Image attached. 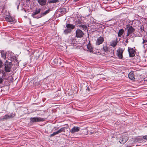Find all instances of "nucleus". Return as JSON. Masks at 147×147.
Here are the masks:
<instances>
[{
    "label": "nucleus",
    "mask_w": 147,
    "mask_h": 147,
    "mask_svg": "<svg viewBox=\"0 0 147 147\" xmlns=\"http://www.w3.org/2000/svg\"><path fill=\"white\" fill-rule=\"evenodd\" d=\"M126 28L127 30V35L126 36L127 38L128 36L130 34H134L135 31V29L133 27L131 26L129 24H127L126 26Z\"/></svg>",
    "instance_id": "obj_1"
},
{
    "label": "nucleus",
    "mask_w": 147,
    "mask_h": 147,
    "mask_svg": "<svg viewBox=\"0 0 147 147\" xmlns=\"http://www.w3.org/2000/svg\"><path fill=\"white\" fill-rule=\"evenodd\" d=\"M41 10V9L40 8L35 9L34 11L33 12L32 14V16L36 18H41V14H39L40 13Z\"/></svg>",
    "instance_id": "obj_2"
},
{
    "label": "nucleus",
    "mask_w": 147,
    "mask_h": 147,
    "mask_svg": "<svg viewBox=\"0 0 147 147\" xmlns=\"http://www.w3.org/2000/svg\"><path fill=\"white\" fill-rule=\"evenodd\" d=\"M12 65L11 62H9L6 60L5 63V70L7 72H9L10 71V69Z\"/></svg>",
    "instance_id": "obj_3"
},
{
    "label": "nucleus",
    "mask_w": 147,
    "mask_h": 147,
    "mask_svg": "<svg viewBox=\"0 0 147 147\" xmlns=\"http://www.w3.org/2000/svg\"><path fill=\"white\" fill-rule=\"evenodd\" d=\"M128 139V138L126 134L123 135L120 137L119 142L121 144H123L127 142Z\"/></svg>",
    "instance_id": "obj_4"
},
{
    "label": "nucleus",
    "mask_w": 147,
    "mask_h": 147,
    "mask_svg": "<svg viewBox=\"0 0 147 147\" xmlns=\"http://www.w3.org/2000/svg\"><path fill=\"white\" fill-rule=\"evenodd\" d=\"M30 120L32 122H36L43 121L44 120L43 118L39 117H31L30 119Z\"/></svg>",
    "instance_id": "obj_5"
},
{
    "label": "nucleus",
    "mask_w": 147,
    "mask_h": 147,
    "mask_svg": "<svg viewBox=\"0 0 147 147\" xmlns=\"http://www.w3.org/2000/svg\"><path fill=\"white\" fill-rule=\"evenodd\" d=\"M83 32L80 29H77L76 31V37L77 38H82L84 35Z\"/></svg>",
    "instance_id": "obj_6"
},
{
    "label": "nucleus",
    "mask_w": 147,
    "mask_h": 147,
    "mask_svg": "<svg viewBox=\"0 0 147 147\" xmlns=\"http://www.w3.org/2000/svg\"><path fill=\"white\" fill-rule=\"evenodd\" d=\"M128 51L130 57H133L135 56V51L133 48H128Z\"/></svg>",
    "instance_id": "obj_7"
},
{
    "label": "nucleus",
    "mask_w": 147,
    "mask_h": 147,
    "mask_svg": "<svg viewBox=\"0 0 147 147\" xmlns=\"http://www.w3.org/2000/svg\"><path fill=\"white\" fill-rule=\"evenodd\" d=\"M123 50L122 49L119 48L117 50V55L119 58L121 59L123 58Z\"/></svg>",
    "instance_id": "obj_8"
},
{
    "label": "nucleus",
    "mask_w": 147,
    "mask_h": 147,
    "mask_svg": "<svg viewBox=\"0 0 147 147\" xmlns=\"http://www.w3.org/2000/svg\"><path fill=\"white\" fill-rule=\"evenodd\" d=\"M80 128L78 127L74 126L70 131V132L72 133H74L78 132L80 129Z\"/></svg>",
    "instance_id": "obj_9"
},
{
    "label": "nucleus",
    "mask_w": 147,
    "mask_h": 147,
    "mask_svg": "<svg viewBox=\"0 0 147 147\" xmlns=\"http://www.w3.org/2000/svg\"><path fill=\"white\" fill-rule=\"evenodd\" d=\"M104 41V39L102 37L100 36L97 40L96 44L97 45H99L101 44Z\"/></svg>",
    "instance_id": "obj_10"
},
{
    "label": "nucleus",
    "mask_w": 147,
    "mask_h": 147,
    "mask_svg": "<svg viewBox=\"0 0 147 147\" xmlns=\"http://www.w3.org/2000/svg\"><path fill=\"white\" fill-rule=\"evenodd\" d=\"M12 117V116L11 115H5L3 117H0V121L7 119Z\"/></svg>",
    "instance_id": "obj_11"
},
{
    "label": "nucleus",
    "mask_w": 147,
    "mask_h": 147,
    "mask_svg": "<svg viewBox=\"0 0 147 147\" xmlns=\"http://www.w3.org/2000/svg\"><path fill=\"white\" fill-rule=\"evenodd\" d=\"M58 12L60 14L63 15L66 13V9L65 8H62L59 10Z\"/></svg>",
    "instance_id": "obj_12"
},
{
    "label": "nucleus",
    "mask_w": 147,
    "mask_h": 147,
    "mask_svg": "<svg viewBox=\"0 0 147 147\" xmlns=\"http://www.w3.org/2000/svg\"><path fill=\"white\" fill-rule=\"evenodd\" d=\"M5 20L8 22H14V19L12 17L8 16L7 17H6L5 18Z\"/></svg>",
    "instance_id": "obj_13"
},
{
    "label": "nucleus",
    "mask_w": 147,
    "mask_h": 147,
    "mask_svg": "<svg viewBox=\"0 0 147 147\" xmlns=\"http://www.w3.org/2000/svg\"><path fill=\"white\" fill-rule=\"evenodd\" d=\"M128 76L129 78L131 80H134L135 79L133 71L130 72L128 74Z\"/></svg>",
    "instance_id": "obj_14"
},
{
    "label": "nucleus",
    "mask_w": 147,
    "mask_h": 147,
    "mask_svg": "<svg viewBox=\"0 0 147 147\" xmlns=\"http://www.w3.org/2000/svg\"><path fill=\"white\" fill-rule=\"evenodd\" d=\"M38 2L40 5L42 6L46 4L47 0H38Z\"/></svg>",
    "instance_id": "obj_15"
},
{
    "label": "nucleus",
    "mask_w": 147,
    "mask_h": 147,
    "mask_svg": "<svg viewBox=\"0 0 147 147\" xmlns=\"http://www.w3.org/2000/svg\"><path fill=\"white\" fill-rule=\"evenodd\" d=\"M51 11V9H49L48 10L45 11L44 12L42 13H41V17L46 15L48 13Z\"/></svg>",
    "instance_id": "obj_16"
},
{
    "label": "nucleus",
    "mask_w": 147,
    "mask_h": 147,
    "mask_svg": "<svg viewBox=\"0 0 147 147\" xmlns=\"http://www.w3.org/2000/svg\"><path fill=\"white\" fill-rule=\"evenodd\" d=\"M66 27L67 28L71 29H73L75 27V26L73 24H68L66 25Z\"/></svg>",
    "instance_id": "obj_17"
},
{
    "label": "nucleus",
    "mask_w": 147,
    "mask_h": 147,
    "mask_svg": "<svg viewBox=\"0 0 147 147\" xmlns=\"http://www.w3.org/2000/svg\"><path fill=\"white\" fill-rule=\"evenodd\" d=\"M67 127H63L60 128L59 130H58V131L59 133H61L62 132H65L66 129H67Z\"/></svg>",
    "instance_id": "obj_18"
},
{
    "label": "nucleus",
    "mask_w": 147,
    "mask_h": 147,
    "mask_svg": "<svg viewBox=\"0 0 147 147\" xmlns=\"http://www.w3.org/2000/svg\"><path fill=\"white\" fill-rule=\"evenodd\" d=\"M1 57L3 59H6V53L4 51H2L1 53Z\"/></svg>",
    "instance_id": "obj_19"
},
{
    "label": "nucleus",
    "mask_w": 147,
    "mask_h": 147,
    "mask_svg": "<svg viewBox=\"0 0 147 147\" xmlns=\"http://www.w3.org/2000/svg\"><path fill=\"white\" fill-rule=\"evenodd\" d=\"M87 48L88 51L90 52H92L93 49L91 45L88 44L87 45Z\"/></svg>",
    "instance_id": "obj_20"
},
{
    "label": "nucleus",
    "mask_w": 147,
    "mask_h": 147,
    "mask_svg": "<svg viewBox=\"0 0 147 147\" xmlns=\"http://www.w3.org/2000/svg\"><path fill=\"white\" fill-rule=\"evenodd\" d=\"M124 30L123 29H121L119 30L118 33V36L119 37H120L123 34Z\"/></svg>",
    "instance_id": "obj_21"
},
{
    "label": "nucleus",
    "mask_w": 147,
    "mask_h": 147,
    "mask_svg": "<svg viewBox=\"0 0 147 147\" xmlns=\"http://www.w3.org/2000/svg\"><path fill=\"white\" fill-rule=\"evenodd\" d=\"M71 32V30L68 28H67L64 31V33L65 34H67L69 33H70Z\"/></svg>",
    "instance_id": "obj_22"
},
{
    "label": "nucleus",
    "mask_w": 147,
    "mask_h": 147,
    "mask_svg": "<svg viewBox=\"0 0 147 147\" xmlns=\"http://www.w3.org/2000/svg\"><path fill=\"white\" fill-rule=\"evenodd\" d=\"M80 28L83 29L84 30H86L87 29V26L85 25L81 24L80 26Z\"/></svg>",
    "instance_id": "obj_23"
},
{
    "label": "nucleus",
    "mask_w": 147,
    "mask_h": 147,
    "mask_svg": "<svg viewBox=\"0 0 147 147\" xmlns=\"http://www.w3.org/2000/svg\"><path fill=\"white\" fill-rule=\"evenodd\" d=\"M59 1V0H51L49 1L48 2V3H55L57 2H58Z\"/></svg>",
    "instance_id": "obj_24"
},
{
    "label": "nucleus",
    "mask_w": 147,
    "mask_h": 147,
    "mask_svg": "<svg viewBox=\"0 0 147 147\" xmlns=\"http://www.w3.org/2000/svg\"><path fill=\"white\" fill-rule=\"evenodd\" d=\"M102 49L105 52H107L108 51V47L106 46H104Z\"/></svg>",
    "instance_id": "obj_25"
},
{
    "label": "nucleus",
    "mask_w": 147,
    "mask_h": 147,
    "mask_svg": "<svg viewBox=\"0 0 147 147\" xmlns=\"http://www.w3.org/2000/svg\"><path fill=\"white\" fill-rule=\"evenodd\" d=\"M59 134L58 132V131H57L53 132L52 134H51V135L50 136L51 137H53L55 135H56L58 134Z\"/></svg>",
    "instance_id": "obj_26"
},
{
    "label": "nucleus",
    "mask_w": 147,
    "mask_h": 147,
    "mask_svg": "<svg viewBox=\"0 0 147 147\" xmlns=\"http://www.w3.org/2000/svg\"><path fill=\"white\" fill-rule=\"evenodd\" d=\"M20 4V2L19 0H18L17 2L16 3V5L17 6V8L18 9L19 6Z\"/></svg>",
    "instance_id": "obj_27"
},
{
    "label": "nucleus",
    "mask_w": 147,
    "mask_h": 147,
    "mask_svg": "<svg viewBox=\"0 0 147 147\" xmlns=\"http://www.w3.org/2000/svg\"><path fill=\"white\" fill-rule=\"evenodd\" d=\"M143 42L142 43L144 45H147V41L146 40H144V39H143Z\"/></svg>",
    "instance_id": "obj_28"
},
{
    "label": "nucleus",
    "mask_w": 147,
    "mask_h": 147,
    "mask_svg": "<svg viewBox=\"0 0 147 147\" xmlns=\"http://www.w3.org/2000/svg\"><path fill=\"white\" fill-rule=\"evenodd\" d=\"M3 63L2 61L0 59V68L2 67L3 66Z\"/></svg>",
    "instance_id": "obj_29"
},
{
    "label": "nucleus",
    "mask_w": 147,
    "mask_h": 147,
    "mask_svg": "<svg viewBox=\"0 0 147 147\" xmlns=\"http://www.w3.org/2000/svg\"><path fill=\"white\" fill-rule=\"evenodd\" d=\"M143 138L144 139L147 140V135L143 136Z\"/></svg>",
    "instance_id": "obj_30"
},
{
    "label": "nucleus",
    "mask_w": 147,
    "mask_h": 147,
    "mask_svg": "<svg viewBox=\"0 0 147 147\" xmlns=\"http://www.w3.org/2000/svg\"><path fill=\"white\" fill-rule=\"evenodd\" d=\"M3 80V79L1 77L0 78V84H1L2 83Z\"/></svg>",
    "instance_id": "obj_31"
},
{
    "label": "nucleus",
    "mask_w": 147,
    "mask_h": 147,
    "mask_svg": "<svg viewBox=\"0 0 147 147\" xmlns=\"http://www.w3.org/2000/svg\"><path fill=\"white\" fill-rule=\"evenodd\" d=\"M140 30L142 32L144 30L143 27L142 26L140 27Z\"/></svg>",
    "instance_id": "obj_32"
},
{
    "label": "nucleus",
    "mask_w": 147,
    "mask_h": 147,
    "mask_svg": "<svg viewBox=\"0 0 147 147\" xmlns=\"http://www.w3.org/2000/svg\"><path fill=\"white\" fill-rule=\"evenodd\" d=\"M74 40V39H73L72 38H71V39H70L69 40L70 41V42H71V44H72L73 43L72 42H73V40Z\"/></svg>",
    "instance_id": "obj_33"
},
{
    "label": "nucleus",
    "mask_w": 147,
    "mask_h": 147,
    "mask_svg": "<svg viewBox=\"0 0 147 147\" xmlns=\"http://www.w3.org/2000/svg\"><path fill=\"white\" fill-rule=\"evenodd\" d=\"M86 90H88V91H90V88L88 86L86 87Z\"/></svg>",
    "instance_id": "obj_34"
},
{
    "label": "nucleus",
    "mask_w": 147,
    "mask_h": 147,
    "mask_svg": "<svg viewBox=\"0 0 147 147\" xmlns=\"http://www.w3.org/2000/svg\"><path fill=\"white\" fill-rule=\"evenodd\" d=\"M2 74H3L2 76H5V72H3Z\"/></svg>",
    "instance_id": "obj_35"
},
{
    "label": "nucleus",
    "mask_w": 147,
    "mask_h": 147,
    "mask_svg": "<svg viewBox=\"0 0 147 147\" xmlns=\"http://www.w3.org/2000/svg\"><path fill=\"white\" fill-rule=\"evenodd\" d=\"M116 45H117V43H115L114 44V45L113 46V47H115V46Z\"/></svg>",
    "instance_id": "obj_36"
},
{
    "label": "nucleus",
    "mask_w": 147,
    "mask_h": 147,
    "mask_svg": "<svg viewBox=\"0 0 147 147\" xmlns=\"http://www.w3.org/2000/svg\"><path fill=\"white\" fill-rule=\"evenodd\" d=\"M1 70H0V74H1Z\"/></svg>",
    "instance_id": "obj_37"
},
{
    "label": "nucleus",
    "mask_w": 147,
    "mask_h": 147,
    "mask_svg": "<svg viewBox=\"0 0 147 147\" xmlns=\"http://www.w3.org/2000/svg\"><path fill=\"white\" fill-rule=\"evenodd\" d=\"M55 61L56 60V59H55Z\"/></svg>",
    "instance_id": "obj_38"
}]
</instances>
